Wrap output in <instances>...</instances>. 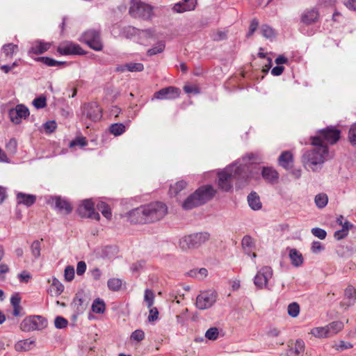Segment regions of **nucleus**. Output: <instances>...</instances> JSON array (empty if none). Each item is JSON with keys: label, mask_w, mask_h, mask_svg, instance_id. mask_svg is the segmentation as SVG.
<instances>
[{"label": "nucleus", "mask_w": 356, "mask_h": 356, "mask_svg": "<svg viewBox=\"0 0 356 356\" xmlns=\"http://www.w3.org/2000/svg\"><path fill=\"white\" fill-rule=\"evenodd\" d=\"M259 156L254 153H248L241 159L242 163L238 165L237 163L227 167L218 173V186L224 191H229L232 188V181L236 179L240 183L247 182L250 179L254 177L252 169L253 163L259 161Z\"/></svg>", "instance_id": "1"}, {"label": "nucleus", "mask_w": 356, "mask_h": 356, "mask_svg": "<svg viewBox=\"0 0 356 356\" xmlns=\"http://www.w3.org/2000/svg\"><path fill=\"white\" fill-rule=\"evenodd\" d=\"M167 213L168 207L164 203L154 202L131 210L127 216L131 223L147 224L161 220Z\"/></svg>", "instance_id": "2"}, {"label": "nucleus", "mask_w": 356, "mask_h": 356, "mask_svg": "<svg viewBox=\"0 0 356 356\" xmlns=\"http://www.w3.org/2000/svg\"><path fill=\"white\" fill-rule=\"evenodd\" d=\"M312 148L306 151L302 155V162L305 166L309 167L313 172L321 170L323 164L331 159L328 147L324 144L319 137H312Z\"/></svg>", "instance_id": "3"}, {"label": "nucleus", "mask_w": 356, "mask_h": 356, "mask_svg": "<svg viewBox=\"0 0 356 356\" xmlns=\"http://www.w3.org/2000/svg\"><path fill=\"white\" fill-rule=\"evenodd\" d=\"M216 193V190L211 185L202 186L183 202L182 207L186 210H190L203 205L210 201Z\"/></svg>", "instance_id": "4"}, {"label": "nucleus", "mask_w": 356, "mask_h": 356, "mask_svg": "<svg viewBox=\"0 0 356 356\" xmlns=\"http://www.w3.org/2000/svg\"><path fill=\"white\" fill-rule=\"evenodd\" d=\"M209 238L210 234L207 232L191 234L179 240V247L184 250L196 249L204 244Z\"/></svg>", "instance_id": "5"}, {"label": "nucleus", "mask_w": 356, "mask_h": 356, "mask_svg": "<svg viewBox=\"0 0 356 356\" xmlns=\"http://www.w3.org/2000/svg\"><path fill=\"white\" fill-rule=\"evenodd\" d=\"M79 41L86 44L92 49L99 51L103 49V42L99 30L90 29L84 31Z\"/></svg>", "instance_id": "6"}, {"label": "nucleus", "mask_w": 356, "mask_h": 356, "mask_svg": "<svg viewBox=\"0 0 356 356\" xmlns=\"http://www.w3.org/2000/svg\"><path fill=\"white\" fill-rule=\"evenodd\" d=\"M129 14L134 18L149 20L153 15L152 7L139 1L132 0L129 10Z\"/></svg>", "instance_id": "7"}, {"label": "nucleus", "mask_w": 356, "mask_h": 356, "mask_svg": "<svg viewBox=\"0 0 356 356\" xmlns=\"http://www.w3.org/2000/svg\"><path fill=\"white\" fill-rule=\"evenodd\" d=\"M47 325V320L41 316H31L25 318L20 323V329L24 332L40 330Z\"/></svg>", "instance_id": "8"}, {"label": "nucleus", "mask_w": 356, "mask_h": 356, "mask_svg": "<svg viewBox=\"0 0 356 356\" xmlns=\"http://www.w3.org/2000/svg\"><path fill=\"white\" fill-rule=\"evenodd\" d=\"M217 294L213 291L201 292L196 298V307L199 309H207L210 308L216 302Z\"/></svg>", "instance_id": "9"}, {"label": "nucleus", "mask_w": 356, "mask_h": 356, "mask_svg": "<svg viewBox=\"0 0 356 356\" xmlns=\"http://www.w3.org/2000/svg\"><path fill=\"white\" fill-rule=\"evenodd\" d=\"M47 203L54 209L66 215L70 213L72 211L70 203L60 196H51L47 200Z\"/></svg>", "instance_id": "10"}, {"label": "nucleus", "mask_w": 356, "mask_h": 356, "mask_svg": "<svg viewBox=\"0 0 356 356\" xmlns=\"http://www.w3.org/2000/svg\"><path fill=\"white\" fill-rule=\"evenodd\" d=\"M77 211L83 218H89L96 220H99L100 219V216L99 213L95 211L94 204L90 200H83L78 207Z\"/></svg>", "instance_id": "11"}, {"label": "nucleus", "mask_w": 356, "mask_h": 356, "mask_svg": "<svg viewBox=\"0 0 356 356\" xmlns=\"http://www.w3.org/2000/svg\"><path fill=\"white\" fill-rule=\"evenodd\" d=\"M82 115L90 120L96 122L102 118V109L97 102H90L83 106Z\"/></svg>", "instance_id": "12"}, {"label": "nucleus", "mask_w": 356, "mask_h": 356, "mask_svg": "<svg viewBox=\"0 0 356 356\" xmlns=\"http://www.w3.org/2000/svg\"><path fill=\"white\" fill-rule=\"evenodd\" d=\"M273 276V270L270 266L262 267L257 273L254 279V283L257 288L267 287L268 280Z\"/></svg>", "instance_id": "13"}, {"label": "nucleus", "mask_w": 356, "mask_h": 356, "mask_svg": "<svg viewBox=\"0 0 356 356\" xmlns=\"http://www.w3.org/2000/svg\"><path fill=\"white\" fill-rule=\"evenodd\" d=\"M57 51L61 55H85L86 52L78 44L65 42L58 47Z\"/></svg>", "instance_id": "14"}, {"label": "nucleus", "mask_w": 356, "mask_h": 356, "mask_svg": "<svg viewBox=\"0 0 356 356\" xmlns=\"http://www.w3.org/2000/svg\"><path fill=\"white\" fill-rule=\"evenodd\" d=\"M181 90L175 86H168L160 89L154 94V98L160 100H172L178 98Z\"/></svg>", "instance_id": "15"}, {"label": "nucleus", "mask_w": 356, "mask_h": 356, "mask_svg": "<svg viewBox=\"0 0 356 356\" xmlns=\"http://www.w3.org/2000/svg\"><path fill=\"white\" fill-rule=\"evenodd\" d=\"M340 134L341 131L339 129L333 127H327L326 129L320 130L319 135L316 137L321 138L324 144L327 143L333 145L339 140Z\"/></svg>", "instance_id": "16"}, {"label": "nucleus", "mask_w": 356, "mask_h": 356, "mask_svg": "<svg viewBox=\"0 0 356 356\" xmlns=\"http://www.w3.org/2000/svg\"><path fill=\"white\" fill-rule=\"evenodd\" d=\"M8 115L13 122L19 124L22 118H26L29 115V110L26 106L18 104L15 108L10 109Z\"/></svg>", "instance_id": "17"}, {"label": "nucleus", "mask_w": 356, "mask_h": 356, "mask_svg": "<svg viewBox=\"0 0 356 356\" xmlns=\"http://www.w3.org/2000/svg\"><path fill=\"white\" fill-rule=\"evenodd\" d=\"M88 305V298L83 292H78L73 299L72 306L76 315L81 314L86 309Z\"/></svg>", "instance_id": "18"}, {"label": "nucleus", "mask_w": 356, "mask_h": 356, "mask_svg": "<svg viewBox=\"0 0 356 356\" xmlns=\"http://www.w3.org/2000/svg\"><path fill=\"white\" fill-rule=\"evenodd\" d=\"M319 19V13L316 9H307L301 15L300 20L304 24L309 26L315 24Z\"/></svg>", "instance_id": "19"}, {"label": "nucleus", "mask_w": 356, "mask_h": 356, "mask_svg": "<svg viewBox=\"0 0 356 356\" xmlns=\"http://www.w3.org/2000/svg\"><path fill=\"white\" fill-rule=\"evenodd\" d=\"M36 195L18 192L16 195L17 204H23L27 207L33 205L36 202Z\"/></svg>", "instance_id": "20"}, {"label": "nucleus", "mask_w": 356, "mask_h": 356, "mask_svg": "<svg viewBox=\"0 0 356 356\" xmlns=\"http://www.w3.org/2000/svg\"><path fill=\"white\" fill-rule=\"evenodd\" d=\"M278 163L286 170H289L293 164V154L290 151L283 152L278 158Z\"/></svg>", "instance_id": "21"}, {"label": "nucleus", "mask_w": 356, "mask_h": 356, "mask_svg": "<svg viewBox=\"0 0 356 356\" xmlns=\"http://www.w3.org/2000/svg\"><path fill=\"white\" fill-rule=\"evenodd\" d=\"M262 177L272 184L277 183L279 179L278 172L271 167H264L261 170Z\"/></svg>", "instance_id": "22"}, {"label": "nucleus", "mask_w": 356, "mask_h": 356, "mask_svg": "<svg viewBox=\"0 0 356 356\" xmlns=\"http://www.w3.org/2000/svg\"><path fill=\"white\" fill-rule=\"evenodd\" d=\"M195 0H184L181 2L176 3L173 7V10L176 13H184L188 10H192L195 8Z\"/></svg>", "instance_id": "23"}, {"label": "nucleus", "mask_w": 356, "mask_h": 356, "mask_svg": "<svg viewBox=\"0 0 356 356\" xmlns=\"http://www.w3.org/2000/svg\"><path fill=\"white\" fill-rule=\"evenodd\" d=\"M50 47V43L37 40L32 44L29 50V54H42L47 51Z\"/></svg>", "instance_id": "24"}, {"label": "nucleus", "mask_w": 356, "mask_h": 356, "mask_svg": "<svg viewBox=\"0 0 356 356\" xmlns=\"http://www.w3.org/2000/svg\"><path fill=\"white\" fill-rule=\"evenodd\" d=\"M35 344V340L26 339L18 341L15 344V349L17 352H26L32 349Z\"/></svg>", "instance_id": "25"}, {"label": "nucleus", "mask_w": 356, "mask_h": 356, "mask_svg": "<svg viewBox=\"0 0 356 356\" xmlns=\"http://www.w3.org/2000/svg\"><path fill=\"white\" fill-rule=\"evenodd\" d=\"M289 257L291 264L295 267L300 266L304 261L302 254L296 248L289 249Z\"/></svg>", "instance_id": "26"}, {"label": "nucleus", "mask_w": 356, "mask_h": 356, "mask_svg": "<svg viewBox=\"0 0 356 356\" xmlns=\"http://www.w3.org/2000/svg\"><path fill=\"white\" fill-rule=\"evenodd\" d=\"M248 202L250 207L252 210H259L262 207L259 196L256 192L252 191L248 195Z\"/></svg>", "instance_id": "27"}, {"label": "nucleus", "mask_w": 356, "mask_h": 356, "mask_svg": "<svg viewBox=\"0 0 356 356\" xmlns=\"http://www.w3.org/2000/svg\"><path fill=\"white\" fill-rule=\"evenodd\" d=\"M35 60L42 62L49 67L62 66L66 65V62L65 61H58L47 56L38 57Z\"/></svg>", "instance_id": "28"}, {"label": "nucleus", "mask_w": 356, "mask_h": 356, "mask_svg": "<svg viewBox=\"0 0 356 356\" xmlns=\"http://www.w3.org/2000/svg\"><path fill=\"white\" fill-rule=\"evenodd\" d=\"M18 50V47L13 43H8L4 44L2 47L1 51L2 54L5 56L6 58H10L13 57L15 52Z\"/></svg>", "instance_id": "29"}, {"label": "nucleus", "mask_w": 356, "mask_h": 356, "mask_svg": "<svg viewBox=\"0 0 356 356\" xmlns=\"http://www.w3.org/2000/svg\"><path fill=\"white\" fill-rule=\"evenodd\" d=\"M187 186V183L181 180L176 182L174 185H171L169 189V193L171 195L176 196L183 189H184Z\"/></svg>", "instance_id": "30"}, {"label": "nucleus", "mask_w": 356, "mask_h": 356, "mask_svg": "<svg viewBox=\"0 0 356 356\" xmlns=\"http://www.w3.org/2000/svg\"><path fill=\"white\" fill-rule=\"evenodd\" d=\"M97 209L102 215L108 220H110L112 216L111 210L108 204L104 202H99L97 204Z\"/></svg>", "instance_id": "31"}, {"label": "nucleus", "mask_w": 356, "mask_h": 356, "mask_svg": "<svg viewBox=\"0 0 356 356\" xmlns=\"http://www.w3.org/2000/svg\"><path fill=\"white\" fill-rule=\"evenodd\" d=\"M91 308L94 313L103 314L105 311L106 305L102 300L97 298L93 301Z\"/></svg>", "instance_id": "32"}, {"label": "nucleus", "mask_w": 356, "mask_h": 356, "mask_svg": "<svg viewBox=\"0 0 356 356\" xmlns=\"http://www.w3.org/2000/svg\"><path fill=\"white\" fill-rule=\"evenodd\" d=\"M64 290V286L56 278H54L51 285V293H54L56 296H59Z\"/></svg>", "instance_id": "33"}, {"label": "nucleus", "mask_w": 356, "mask_h": 356, "mask_svg": "<svg viewBox=\"0 0 356 356\" xmlns=\"http://www.w3.org/2000/svg\"><path fill=\"white\" fill-rule=\"evenodd\" d=\"M329 335L331 336L337 333L343 327V324L341 321H334L326 326Z\"/></svg>", "instance_id": "34"}, {"label": "nucleus", "mask_w": 356, "mask_h": 356, "mask_svg": "<svg viewBox=\"0 0 356 356\" xmlns=\"http://www.w3.org/2000/svg\"><path fill=\"white\" fill-rule=\"evenodd\" d=\"M154 37V31L152 29H138V38L140 43Z\"/></svg>", "instance_id": "35"}, {"label": "nucleus", "mask_w": 356, "mask_h": 356, "mask_svg": "<svg viewBox=\"0 0 356 356\" xmlns=\"http://www.w3.org/2000/svg\"><path fill=\"white\" fill-rule=\"evenodd\" d=\"M126 127L122 123H114L109 127L110 132L114 136H120L125 131Z\"/></svg>", "instance_id": "36"}, {"label": "nucleus", "mask_w": 356, "mask_h": 356, "mask_svg": "<svg viewBox=\"0 0 356 356\" xmlns=\"http://www.w3.org/2000/svg\"><path fill=\"white\" fill-rule=\"evenodd\" d=\"M328 202V198L326 194L319 193L315 197V203L317 207L322 209L324 208Z\"/></svg>", "instance_id": "37"}, {"label": "nucleus", "mask_w": 356, "mask_h": 356, "mask_svg": "<svg viewBox=\"0 0 356 356\" xmlns=\"http://www.w3.org/2000/svg\"><path fill=\"white\" fill-rule=\"evenodd\" d=\"M261 32L264 37L268 39H271L275 36V30L268 24H263L261 26Z\"/></svg>", "instance_id": "38"}, {"label": "nucleus", "mask_w": 356, "mask_h": 356, "mask_svg": "<svg viewBox=\"0 0 356 356\" xmlns=\"http://www.w3.org/2000/svg\"><path fill=\"white\" fill-rule=\"evenodd\" d=\"M107 285L110 290L118 291L122 286V281L118 278H111L108 280Z\"/></svg>", "instance_id": "39"}, {"label": "nucleus", "mask_w": 356, "mask_h": 356, "mask_svg": "<svg viewBox=\"0 0 356 356\" xmlns=\"http://www.w3.org/2000/svg\"><path fill=\"white\" fill-rule=\"evenodd\" d=\"M165 47V42L160 41L157 43L156 46L148 49L147 55L152 56L157 54H160L164 51Z\"/></svg>", "instance_id": "40"}, {"label": "nucleus", "mask_w": 356, "mask_h": 356, "mask_svg": "<svg viewBox=\"0 0 356 356\" xmlns=\"http://www.w3.org/2000/svg\"><path fill=\"white\" fill-rule=\"evenodd\" d=\"M289 348L292 349L295 353H298V355L300 356L305 350V342L302 339H298L296 341L294 346Z\"/></svg>", "instance_id": "41"}, {"label": "nucleus", "mask_w": 356, "mask_h": 356, "mask_svg": "<svg viewBox=\"0 0 356 356\" xmlns=\"http://www.w3.org/2000/svg\"><path fill=\"white\" fill-rule=\"evenodd\" d=\"M311 333L316 337H330L327 327H315L312 330Z\"/></svg>", "instance_id": "42"}, {"label": "nucleus", "mask_w": 356, "mask_h": 356, "mask_svg": "<svg viewBox=\"0 0 356 356\" xmlns=\"http://www.w3.org/2000/svg\"><path fill=\"white\" fill-rule=\"evenodd\" d=\"M6 149L10 154H15L17 149V141L15 138H13L6 145Z\"/></svg>", "instance_id": "43"}, {"label": "nucleus", "mask_w": 356, "mask_h": 356, "mask_svg": "<svg viewBox=\"0 0 356 356\" xmlns=\"http://www.w3.org/2000/svg\"><path fill=\"white\" fill-rule=\"evenodd\" d=\"M288 314L291 317H296L300 313V306L297 302L290 303L287 308Z\"/></svg>", "instance_id": "44"}, {"label": "nucleus", "mask_w": 356, "mask_h": 356, "mask_svg": "<svg viewBox=\"0 0 356 356\" xmlns=\"http://www.w3.org/2000/svg\"><path fill=\"white\" fill-rule=\"evenodd\" d=\"M154 297V293L152 290L147 289L145 291L144 300L148 308H151L153 306Z\"/></svg>", "instance_id": "45"}, {"label": "nucleus", "mask_w": 356, "mask_h": 356, "mask_svg": "<svg viewBox=\"0 0 356 356\" xmlns=\"http://www.w3.org/2000/svg\"><path fill=\"white\" fill-rule=\"evenodd\" d=\"M348 141L352 146L356 147V123L351 125L348 131Z\"/></svg>", "instance_id": "46"}, {"label": "nucleus", "mask_w": 356, "mask_h": 356, "mask_svg": "<svg viewBox=\"0 0 356 356\" xmlns=\"http://www.w3.org/2000/svg\"><path fill=\"white\" fill-rule=\"evenodd\" d=\"M138 29L134 26H127L123 29V35L127 38H132L133 37L138 36Z\"/></svg>", "instance_id": "47"}, {"label": "nucleus", "mask_w": 356, "mask_h": 356, "mask_svg": "<svg viewBox=\"0 0 356 356\" xmlns=\"http://www.w3.org/2000/svg\"><path fill=\"white\" fill-rule=\"evenodd\" d=\"M127 70L129 72H142L144 70V65L141 63H126Z\"/></svg>", "instance_id": "48"}, {"label": "nucleus", "mask_w": 356, "mask_h": 356, "mask_svg": "<svg viewBox=\"0 0 356 356\" xmlns=\"http://www.w3.org/2000/svg\"><path fill=\"white\" fill-rule=\"evenodd\" d=\"M219 335L218 329L216 327H210L205 333V337L209 340L214 341L217 339Z\"/></svg>", "instance_id": "49"}, {"label": "nucleus", "mask_w": 356, "mask_h": 356, "mask_svg": "<svg viewBox=\"0 0 356 356\" xmlns=\"http://www.w3.org/2000/svg\"><path fill=\"white\" fill-rule=\"evenodd\" d=\"M31 250L35 259H38L40 256V242L38 240L34 241L31 245Z\"/></svg>", "instance_id": "50"}, {"label": "nucleus", "mask_w": 356, "mask_h": 356, "mask_svg": "<svg viewBox=\"0 0 356 356\" xmlns=\"http://www.w3.org/2000/svg\"><path fill=\"white\" fill-rule=\"evenodd\" d=\"M87 145L88 141L85 137H78L70 143V147H74L75 146L83 147Z\"/></svg>", "instance_id": "51"}, {"label": "nucleus", "mask_w": 356, "mask_h": 356, "mask_svg": "<svg viewBox=\"0 0 356 356\" xmlns=\"http://www.w3.org/2000/svg\"><path fill=\"white\" fill-rule=\"evenodd\" d=\"M68 321L62 316H57L54 320L55 327L58 329H63L67 327Z\"/></svg>", "instance_id": "52"}, {"label": "nucleus", "mask_w": 356, "mask_h": 356, "mask_svg": "<svg viewBox=\"0 0 356 356\" xmlns=\"http://www.w3.org/2000/svg\"><path fill=\"white\" fill-rule=\"evenodd\" d=\"M33 104L36 108H43L47 106L46 98L40 96L33 101Z\"/></svg>", "instance_id": "53"}, {"label": "nucleus", "mask_w": 356, "mask_h": 356, "mask_svg": "<svg viewBox=\"0 0 356 356\" xmlns=\"http://www.w3.org/2000/svg\"><path fill=\"white\" fill-rule=\"evenodd\" d=\"M65 278L67 282L72 281L74 277V268L72 266H66L64 271Z\"/></svg>", "instance_id": "54"}, {"label": "nucleus", "mask_w": 356, "mask_h": 356, "mask_svg": "<svg viewBox=\"0 0 356 356\" xmlns=\"http://www.w3.org/2000/svg\"><path fill=\"white\" fill-rule=\"evenodd\" d=\"M312 233L314 236L321 240L325 239L327 236L325 230L319 227L312 228Z\"/></svg>", "instance_id": "55"}, {"label": "nucleus", "mask_w": 356, "mask_h": 356, "mask_svg": "<svg viewBox=\"0 0 356 356\" xmlns=\"http://www.w3.org/2000/svg\"><path fill=\"white\" fill-rule=\"evenodd\" d=\"M131 340L140 341L145 338V333L142 330H136L130 337Z\"/></svg>", "instance_id": "56"}, {"label": "nucleus", "mask_w": 356, "mask_h": 356, "mask_svg": "<svg viewBox=\"0 0 356 356\" xmlns=\"http://www.w3.org/2000/svg\"><path fill=\"white\" fill-rule=\"evenodd\" d=\"M241 245L243 249L251 248L253 245V239L249 235H245L242 238Z\"/></svg>", "instance_id": "57"}, {"label": "nucleus", "mask_w": 356, "mask_h": 356, "mask_svg": "<svg viewBox=\"0 0 356 356\" xmlns=\"http://www.w3.org/2000/svg\"><path fill=\"white\" fill-rule=\"evenodd\" d=\"M44 129L47 133L51 134L56 129V123L55 121H48L44 124Z\"/></svg>", "instance_id": "58"}, {"label": "nucleus", "mask_w": 356, "mask_h": 356, "mask_svg": "<svg viewBox=\"0 0 356 356\" xmlns=\"http://www.w3.org/2000/svg\"><path fill=\"white\" fill-rule=\"evenodd\" d=\"M159 318V311L156 307L149 308V314L148 316V321L149 322L154 321Z\"/></svg>", "instance_id": "59"}, {"label": "nucleus", "mask_w": 356, "mask_h": 356, "mask_svg": "<svg viewBox=\"0 0 356 356\" xmlns=\"http://www.w3.org/2000/svg\"><path fill=\"white\" fill-rule=\"evenodd\" d=\"M145 265V261L144 260L138 261L132 264L131 269L133 272H138L144 268Z\"/></svg>", "instance_id": "60"}, {"label": "nucleus", "mask_w": 356, "mask_h": 356, "mask_svg": "<svg viewBox=\"0 0 356 356\" xmlns=\"http://www.w3.org/2000/svg\"><path fill=\"white\" fill-rule=\"evenodd\" d=\"M344 293L346 297L348 298H353L354 297L356 298V289H355L353 286L349 285L345 289Z\"/></svg>", "instance_id": "61"}, {"label": "nucleus", "mask_w": 356, "mask_h": 356, "mask_svg": "<svg viewBox=\"0 0 356 356\" xmlns=\"http://www.w3.org/2000/svg\"><path fill=\"white\" fill-rule=\"evenodd\" d=\"M348 234V232L347 231V227L345 229L341 228L339 230H337L334 232V236L337 240H341L343 238H345Z\"/></svg>", "instance_id": "62"}, {"label": "nucleus", "mask_w": 356, "mask_h": 356, "mask_svg": "<svg viewBox=\"0 0 356 356\" xmlns=\"http://www.w3.org/2000/svg\"><path fill=\"white\" fill-rule=\"evenodd\" d=\"M311 250H312V252L313 253H318L322 250H324V247L323 245H322V243L319 241H314L312 244V248H311Z\"/></svg>", "instance_id": "63"}, {"label": "nucleus", "mask_w": 356, "mask_h": 356, "mask_svg": "<svg viewBox=\"0 0 356 356\" xmlns=\"http://www.w3.org/2000/svg\"><path fill=\"white\" fill-rule=\"evenodd\" d=\"M353 348V344L350 342H346L343 341H340L339 343L336 344V349L343 350L346 349H349Z\"/></svg>", "instance_id": "64"}]
</instances>
